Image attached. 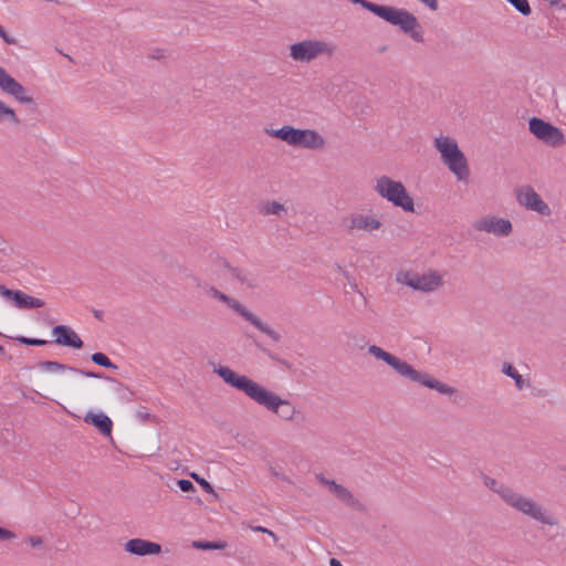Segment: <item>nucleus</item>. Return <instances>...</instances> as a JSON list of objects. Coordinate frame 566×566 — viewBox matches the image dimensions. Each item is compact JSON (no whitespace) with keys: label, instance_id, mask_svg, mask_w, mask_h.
Segmentation results:
<instances>
[{"label":"nucleus","instance_id":"f257e3e1","mask_svg":"<svg viewBox=\"0 0 566 566\" xmlns=\"http://www.w3.org/2000/svg\"><path fill=\"white\" fill-rule=\"evenodd\" d=\"M213 371L231 387L244 392L250 399L275 413L281 419L292 421L300 412L290 402L253 381L244 375H239L227 366H219Z\"/></svg>","mask_w":566,"mask_h":566},{"label":"nucleus","instance_id":"f03ea898","mask_svg":"<svg viewBox=\"0 0 566 566\" xmlns=\"http://www.w3.org/2000/svg\"><path fill=\"white\" fill-rule=\"evenodd\" d=\"M483 482L488 489L495 492L502 501L512 509H515L541 524L549 526L558 525L557 517L531 497L522 495L511 486L488 475L483 476Z\"/></svg>","mask_w":566,"mask_h":566},{"label":"nucleus","instance_id":"7ed1b4c3","mask_svg":"<svg viewBox=\"0 0 566 566\" xmlns=\"http://www.w3.org/2000/svg\"><path fill=\"white\" fill-rule=\"evenodd\" d=\"M434 147L440 153L442 163L457 177L459 181H467L470 177V169L464 154L458 146L455 139L448 136L434 138Z\"/></svg>","mask_w":566,"mask_h":566},{"label":"nucleus","instance_id":"20e7f679","mask_svg":"<svg viewBox=\"0 0 566 566\" xmlns=\"http://www.w3.org/2000/svg\"><path fill=\"white\" fill-rule=\"evenodd\" d=\"M374 190L395 207L406 212H415V202L401 181L388 176H380L376 179Z\"/></svg>","mask_w":566,"mask_h":566},{"label":"nucleus","instance_id":"39448f33","mask_svg":"<svg viewBox=\"0 0 566 566\" xmlns=\"http://www.w3.org/2000/svg\"><path fill=\"white\" fill-rule=\"evenodd\" d=\"M391 368L396 370L400 376L408 378L415 382H419L427 388L434 389L443 395H452L455 392V388L448 386L439 381L438 379L432 378L429 374L416 370L406 360L400 359L397 356H392L388 364Z\"/></svg>","mask_w":566,"mask_h":566},{"label":"nucleus","instance_id":"423d86ee","mask_svg":"<svg viewBox=\"0 0 566 566\" xmlns=\"http://www.w3.org/2000/svg\"><path fill=\"white\" fill-rule=\"evenodd\" d=\"M207 294L233 310L240 316H242L245 321L250 322L255 328L260 332L269 336L273 342H281V335L270 327L268 324L263 323L255 314L244 307L239 301L228 296L223 292L219 291L214 286H210Z\"/></svg>","mask_w":566,"mask_h":566},{"label":"nucleus","instance_id":"0eeeda50","mask_svg":"<svg viewBox=\"0 0 566 566\" xmlns=\"http://www.w3.org/2000/svg\"><path fill=\"white\" fill-rule=\"evenodd\" d=\"M335 52V44L323 40H304L290 45V56L300 63H310L319 56L331 57Z\"/></svg>","mask_w":566,"mask_h":566},{"label":"nucleus","instance_id":"6e6552de","mask_svg":"<svg viewBox=\"0 0 566 566\" xmlns=\"http://www.w3.org/2000/svg\"><path fill=\"white\" fill-rule=\"evenodd\" d=\"M396 281L423 293L434 292L443 284L442 276L432 270L423 274L413 271H400L397 273Z\"/></svg>","mask_w":566,"mask_h":566},{"label":"nucleus","instance_id":"1a4fd4ad","mask_svg":"<svg viewBox=\"0 0 566 566\" xmlns=\"http://www.w3.org/2000/svg\"><path fill=\"white\" fill-rule=\"evenodd\" d=\"M528 129L531 134L547 146L558 148L566 143L565 135L560 128L539 117L530 118Z\"/></svg>","mask_w":566,"mask_h":566},{"label":"nucleus","instance_id":"9d476101","mask_svg":"<svg viewBox=\"0 0 566 566\" xmlns=\"http://www.w3.org/2000/svg\"><path fill=\"white\" fill-rule=\"evenodd\" d=\"M2 298L19 310H32L44 306V301L33 297L23 291L11 290L2 285Z\"/></svg>","mask_w":566,"mask_h":566},{"label":"nucleus","instance_id":"9b49d317","mask_svg":"<svg viewBox=\"0 0 566 566\" xmlns=\"http://www.w3.org/2000/svg\"><path fill=\"white\" fill-rule=\"evenodd\" d=\"M516 199L521 206L528 210L536 211L542 216L551 214L548 205L543 201L541 196L531 186L516 189Z\"/></svg>","mask_w":566,"mask_h":566},{"label":"nucleus","instance_id":"f8f14e48","mask_svg":"<svg viewBox=\"0 0 566 566\" xmlns=\"http://www.w3.org/2000/svg\"><path fill=\"white\" fill-rule=\"evenodd\" d=\"M2 93L10 95L15 102L24 105H33L34 99L28 88L14 80L2 69Z\"/></svg>","mask_w":566,"mask_h":566},{"label":"nucleus","instance_id":"ddd939ff","mask_svg":"<svg viewBox=\"0 0 566 566\" xmlns=\"http://www.w3.org/2000/svg\"><path fill=\"white\" fill-rule=\"evenodd\" d=\"M291 146L317 150L324 148L326 142L324 137L314 129L294 128Z\"/></svg>","mask_w":566,"mask_h":566},{"label":"nucleus","instance_id":"4468645a","mask_svg":"<svg viewBox=\"0 0 566 566\" xmlns=\"http://www.w3.org/2000/svg\"><path fill=\"white\" fill-rule=\"evenodd\" d=\"M473 228L478 231L493 233L497 237H507L512 232V223L510 220L494 217H484L475 220Z\"/></svg>","mask_w":566,"mask_h":566},{"label":"nucleus","instance_id":"2eb2a0df","mask_svg":"<svg viewBox=\"0 0 566 566\" xmlns=\"http://www.w3.org/2000/svg\"><path fill=\"white\" fill-rule=\"evenodd\" d=\"M342 224L349 232L354 230L373 232L381 227V222L379 220L371 216L361 213H352L350 216L343 218Z\"/></svg>","mask_w":566,"mask_h":566},{"label":"nucleus","instance_id":"dca6fc26","mask_svg":"<svg viewBox=\"0 0 566 566\" xmlns=\"http://www.w3.org/2000/svg\"><path fill=\"white\" fill-rule=\"evenodd\" d=\"M55 336L54 343L60 346H66L75 349L83 347V340L77 333L67 325H56L52 328Z\"/></svg>","mask_w":566,"mask_h":566},{"label":"nucleus","instance_id":"f3484780","mask_svg":"<svg viewBox=\"0 0 566 566\" xmlns=\"http://www.w3.org/2000/svg\"><path fill=\"white\" fill-rule=\"evenodd\" d=\"M124 548L127 553L137 556L157 555L161 553V546L159 544L143 538H132L127 541Z\"/></svg>","mask_w":566,"mask_h":566},{"label":"nucleus","instance_id":"a211bd4d","mask_svg":"<svg viewBox=\"0 0 566 566\" xmlns=\"http://www.w3.org/2000/svg\"><path fill=\"white\" fill-rule=\"evenodd\" d=\"M317 481L329 488V491L342 502L350 505L356 506L358 503V500L353 495V493L345 488L344 485L337 483L335 480H329L325 478L322 473L316 475Z\"/></svg>","mask_w":566,"mask_h":566},{"label":"nucleus","instance_id":"6ab92c4d","mask_svg":"<svg viewBox=\"0 0 566 566\" xmlns=\"http://www.w3.org/2000/svg\"><path fill=\"white\" fill-rule=\"evenodd\" d=\"M24 256L22 253L10 244L2 247V272H15L23 265Z\"/></svg>","mask_w":566,"mask_h":566},{"label":"nucleus","instance_id":"aec40b11","mask_svg":"<svg viewBox=\"0 0 566 566\" xmlns=\"http://www.w3.org/2000/svg\"><path fill=\"white\" fill-rule=\"evenodd\" d=\"M39 367L42 370H46V371H65V370H69V371L75 373V374L83 375V376L88 377V378H102V375L98 374V373L78 369V368L71 367L69 365H65V364H62V363H59V361H53V360L41 361V363H39Z\"/></svg>","mask_w":566,"mask_h":566},{"label":"nucleus","instance_id":"412c9836","mask_svg":"<svg viewBox=\"0 0 566 566\" xmlns=\"http://www.w3.org/2000/svg\"><path fill=\"white\" fill-rule=\"evenodd\" d=\"M84 421L94 426L104 436H111L112 433L113 422L111 418L103 412L94 413L88 411L84 417Z\"/></svg>","mask_w":566,"mask_h":566},{"label":"nucleus","instance_id":"4be33fe9","mask_svg":"<svg viewBox=\"0 0 566 566\" xmlns=\"http://www.w3.org/2000/svg\"><path fill=\"white\" fill-rule=\"evenodd\" d=\"M2 125H7L9 132L19 134L25 129V124L18 117L14 109L2 103Z\"/></svg>","mask_w":566,"mask_h":566},{"label":"nucleus","instance_id":"5701e85b","mask_svg":"<svg viewBox=\"0 0 566 566\" xmlns=\"http://www.w3.org/2000/svg\"><path fill=\"white\" fill-rule=\"evenodd\" d=\"M222 265L224 269L229 271L231 276L238 280L241 284H244L250 289H254L258 286L256 279L248 275L242 269L231 266L229 262L226 260L222 261Z\"/></svg>","mask_w":566,"mask_h":566},{"label":"nucleus","instance_id":"b1692460","mask_svg":"<svg viewBox=\"0 0 566 566\" xmlns=\"http://www.w3.org/2000/svg\"><path fill=\"white\" fill-rule=\"evenodd\" d=\"M294 128L295 127H293V126L284 125L279 129H273V128L265 129V133H266V135H269L271 137L281 139L282 142H285L286 144L291 145V143L293 140Z\"/></svg>","mask_w":566,"mask_h":566},{"label":"nucleus","instance_id":"393cba45","mask_svg":"<svg viewBox=\"0 0 566 566\" xmlns=\"http://www.w3.org/2000/svg\"><path fill=\"white\" fill-rule=\"evenodd\" d=\"M259 212L263 216H281L282 212H286V209L282 203L277 201H266L259 206Z\"/></svg>","mask_w":566,"mask_h":566},{"label":"nucleus","instance_id":"a878e982","mask_svg":"<svg viewBox=\"0 0 566 566\" xmlns=\"http://www.w3.org/2000/svg\"><path fill=\"white\" fill-rule=\"evenodd\" d=\"M502 373L504 375H506L507 377H511L514 380L517 389L521 390L525 387V385H526L525 379L523 378V376L521 374H518V371L510 363L503 364Z\"/></svg>","mask_w":566,"mask_h":566},{"label":"nucleus","instance_id":"bb28decb","mask_svg":"<svg viewBox=\"0 0 566 566\" xmlns=\"http://www.w3.org/2000/svg\"><path fill=\"white\" fill-rule=\"evenodd\" d=\"M254 346L260 350L262 352L263 354H265L271 360L280 364V365H283L287 368H291V364L286 360V359H283V358H280L276 354H274L273 352H271L270 349H268L266 347H264L261 343L254 340L253 342Z\"/></svg>","mask_w":566,"mask_h":566},{"label":"nucleus","instance_id":"cd10ccee","mask_svg":"<svg viewBox=\"0 0 566 566\" xmlns=\"http://www.w3.org/2000/svg\"><path fill=\"white\" fill-rule=\"evenodd\" d=\"M192 546L197 549H223L227 544L226 542H208V541H195Z\"/></svg>","mask_w":566,"mask_h":566},{"label":"nucleus","instance_id":"c85d7f7f","mask_svg":"<svg viewBox=\"0 0 566 566\" xmlns=\"http://www.w3.org/2000/svg\"><path fill=\"white\" fill-rule=\"evenodd\" d=\"M91 360L102 367L109 369H117V366L111 361V359L103 353H94L91 356Z\"/></svg>","mask_w":566,"mask_h":566},{"label":"nucleus","instance_id":"c756f323","mask_svg":"<svg viewBox=\"0 0 566 566\" xmlns=\"http://www.w3.org/2000/svg\"><path fill=\"white\" fill-rule=\"evenodd\" d=\"M368 352H369L370 355H373L377 359H381L386 364H388L390 358L394 356L392 354L384 350L382 348H380V347H378L376 345L369 346Z\"/></svg>","mask_w":566,"mask_h":566},{"label":"nucleus","instance_id":"7c9ffc66","mask_svg":"<svg viewBox=\"0 0 566 566\" xmlns=\"http://www.w3.org/2000/svg\"><path fill=\"white\" fill-rule=\"evenodd\" d=\"M511 3L521 14L530 15L532 12L531 6L527 0H506Z\"/></svg>","mask_w":566,"mask_h":566},{"label":"nucleus","instance_id":"2f4dec72","mask_svg":"<svg viewBox=\"0 0 566 566\" xmlns=\"http://www.w3.org/2000/svg\"><path fill=\"white\" fill-rule=\"evenodd\" d=\"M14 339L17 342H19L20 344H24V345H28V346H44V345H46L49 343L45 339L30 338V337H25V336H18Z\"/></svg>","mask_w":566,"mask_h":566},{"label":"nucleus","instance_id":"473e14b6","mask_svg":"<svg viewBox=\"0 0 566 566\" xmlns=\"http://www.w3.org/2000/svg\"><path fill=\"white\" fill-rule=\"evenodd\" d=\"M190 476H191L196 482H198V483L201 485V488H202L206 492L211 493V494H216V493H214V490H213V488H212V485H211L207 480H205L203 478H201L199 474H197V473H191V474H190Z\"/></svg>","mask_w":566,"mask_h":566},{"label":"nucleus","instance_id":"72a5a7b5","mask_svg":"<svg viewBox=\"0 0 566 566\" xmlns=\"http://www.w3.org/2000/svg\"><path fill=\"white\" fill-rule=\"evenodd\" d=\"M188 277L193 282V284L198 287V289H201L203 290L206 293L208 292V290L210 289L211 285H209L208 283H206L203 280H201L200 277L193 275V274H190L188 275Z\"/></svg>","mask_w":566,"mask_h":566},{"label":"nucleus","instance_id":"f704fd0d","mask_svg":"<svg viewBox=\"0 0 566 566\" xmlns=\"http://www.w3.org/2000/svg\"><path fill=\"white\" fill-rule=\"evenodd\" d=\"M177 485L182 492H190L195 490V485L191 481L186 479H180L177 481Z\"/></svg>","mask_w":566,"mask_h":566},{"label":"nucleus","instance_id":"c9c22d12","mask_svg":"<svg viewBox=\"0 0 566 566\" xmlns=\"http://www.w3.org/2000/svg\"><path fill=\"white\" fill-rule=\"evenodd\" d=\"M27 542L34 548H41L43 546V539L41 536H29Z\"/></svg>","mask_w":566,"mask_h":566},{"label":"nucleus","instance_id":"e433bc0d","mask_svg":"<svg viewBox=\"0 0 566 566\" xmlns=\"http://www.w3.org/2000/svg\"><path fill=\"white\" fill-rule=\"evenodd\" d=\"M117 384V390L118 391H123L125 395L123 396L124 399L126 400H132V397H133V391L128 390V388L126 386H124L122 382L119 381H116Z\"/></svg>","mask_w":566,"mask_h":566},{"label":"nucleus","instance_id":"4c0bfd02","mask_svg":"<svg viewBox=\"0 0 566 566\" xmlns=\"http://www.w3.org/2000/svg\"><path fill=\"white\" fill-rule=\"evenodd\" d=\"M136 417H137L138 419H140L142 421H148V420H150V419H154V416H151L149 412L144 411V410H138V411L136 412Z\"/></svg>","mask_w":566,"mask_h":566},{"label":"nucleus","instance_id":"58836bf2","mask_svg":"<svg viewBox=\"0 0 566 566\" xmlns=\"http://www.w3.org/2000/svg\"><path fill=\"white\" fill-rule=\"evenodd\" d=\"M254 531H256V532H262V533H265V534H269L271 537H273V538H274V541H276V539H277L276 535H275L272 531H270V530H268V528H265V527L258 526V527H254Z\"/></svg>","mask_w":566,"mask_h":566},{"label":"nucleus","instance_id":"ea45409f","mask_svg":"<svg viewBox=\"0 0 566 566\" xmlns=\"http://www.w3.org/2000/svg\"><path fill=\"white\" fill-rule=\"evenodd\" d=\"M14 534L11 531L2 528V541L13 538Z\"/></svg>","mask_w":566,"mask_h":566},{"label":"nucleus","instance_id":"a19ab883","mask_svg":"<svg viewBox=\"0 0 566 566\" xmlns=\"http://www.w3.org/2000/svg\"><path fill=\"white\" fill-rule=\"evenodd\" d=\"M2 41H4L8 44H12L15 42V40L10 38L3 30H2Z\"/></svg>","mask_w":566,"mask_h":566},{"label":"nucleus","instance_id":"79ce46f5","mask_svg":"<svg viewBox=\"0 0 566 566\" xmlns=\"http://www.w3.org/2000/svg\"><path fill=\"white\" fill-rule=\"evenodd\" d=\"M329 566H343L342 563L336 558L329 559Z\"/></svg>","mask_w":566,"mask_h":566},{"label":"nucleus","instance_id":"37998d69","mask_svg":"<svg viewBox=\"0 0 566 566\" xmlns=\"http://www.w3.org/2000/svg\"><path fill=\"white\" fill-rule=\"evenodd\" d=\"M94 316L98 319H102L103 312L102 311H94Z\"/></svg>","mask_w":566,"mask_h":566},{"label":"nucleus","instance_id":"c03bdc74","mask_svg":"<svg viewBox=\"0 0 566 566\" xmlns=\"http://www.w3.org/2000/svg\"><path fill=\"white\" fill-rule=\"evenodd\" d=\"M388 50V46L387 45H381L380 48H378V52L380 53H384Z\"/></svg>","mask_w":566,"mask_h":566},{"label":"nucleus","instance_id":"a18cd8bd","mask_svg":"<svg viewBox=\"0 0 566 566\" xmlns=\"http://www.w3.org/2000/svg\"><path fill=\"white\" fill-rule=\"evenodd\" d=\"M64 56H65L69 61L73 62V59H72L70 55L64 54Z\"/></svg>","mask_w":566,"mask_h":566},{"label":"nucleus","instance_id":"49530a36","mask_svg":"<svg viewBox=\"0 0 566 566\" xmlns=\"http://www.w3.org/2000/svg\"><path fill=\"white\" fill-rule=\"evenodd\" d=\"M358 293H359V295H360L363 298H365V297L363 296V292H359V291H358ZM364 301L366 302V300H364Z\"/></svg>","mask_w":566,"mask_h":566}]
</instances>
